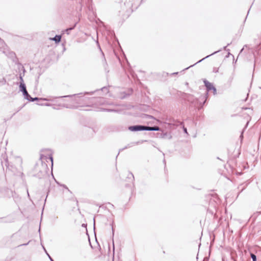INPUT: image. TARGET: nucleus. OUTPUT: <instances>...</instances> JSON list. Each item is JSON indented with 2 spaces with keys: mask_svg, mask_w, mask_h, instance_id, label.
<instances>
[{
  "mask_svg": "<svg viewBox=\"0 0 261 261\" xmlns=\"http://www.w3.org/2000/svg\"><path fill=\"white\" fill-rule=\"evenodd\" d=\"M184 131L185 133L188 134L187 129L186 127H184Z\"/></svg>",
  "mask_w": 261,
  "mask_h": 261,
  "instance_id": "15",
  "label": "nucleus"
},
{
  "mask_svg": "<svg viewBox=\"0 0 261 261\" xmlns=\"http://www.w3.org/2000/svg\"><path fill=\"white\" fill-rule=\"evenodd\" d=\"M82 94H83V93H79V94H74V95H73V96H75V95H82Z\"/></svg>",
  "mask_w": 261,
  "mask_h": 261,
  "instance_id": "20",
  "label": "nucleus"
},
{
  "mask_svg": "<svg viewBox=\"0 0 261 261\" xmlns=\"http://www.w3.org/2000/svg\"><path fill=\"white\" fill-rule=\"evenodd\" d=\"M219 51H220V50H218V51H215L214 53H212V54H211V55H208V56H206V57H205V58H203V59H202L201 60H199V61H198V62H197V63H199V62H201L202 60H204L205 59H206V58H207L209 57L210 56H212V55H214V54H216L217 53L219 52Z\"/></svg>",
  "mask_w": 261,
  "mask_h": 261,
  "instance_id": "8",
  "label": "nucleus"
},
{
  "mask_svg": "<svg viewBox=\"0 0 261 261\" xmlns=\"http://www.w3.org/2000/svg\"><path fill=\"white\" fill-rule=\"evenodd\" d=\"M40 159L43 161V160H47V159H48L49 161H50L51 162V167H53V158L52 156V155L51 154H49L48 157H47L45 155H44L43 154H41V156H40Z\"/></svg>",
  "mask_w": 261,
  "mask_h": 261,
  "instance_id": "4",
  "label": "nucleus"
},
{
  "mask_svg": "<svg viewBox=\"0 0 261 261\" xmlns=\"http://www.w3.org/2000/svg\"><path fill=\"white\" fill-rule=\"evenodd\" d=\"M251 256L253 259V261H256V256L254 254H251Z\"/></svg>",
  "mask_w": 261,
  "mask_h": 261,
  "instance_id": "12",
  "label": "nucleus"
},
{
  "mask_svg": "<svg viewBox=\"0 0 261 261\" xmlns=\"http://www.w3.org/2000/svg\"><path fill=\"white\" fill-rule=\"evenodd\" d=\"M46 254H47V255L49 257L50 256L49 255V254H48V253H46Z\"/></svg>",
  "mask_w": 261,
  "mask_h": 261,
  "instance_id": "26",
  "label": "nucleus"
},
{
  "mask_svg": "<svg viewBox=\"0 0 261 261\" xmlns=\"http://www.w3.org/2000/svg\"><path fill=\"white\" fill-rule=\"evenodd\" d=\"M160 129V127L156 126L153 127L146 126V130L158 131Z\"/></svg>",
  "mask_w": 261,
  "mask_h": 261,
  "instance_id": "6",
  "label": "nucleus"
},
{
  "mask_svg": "<svg viewBox=\"0 0 261 261\" xmlns=\"http://www.w3.org/2000/svg\"><path fill=\"white\" fill-rule=\"evenodd\" d=\"M19 110H20V109H19L18 110H17V111H16V112H19Z\"/></svg>",
  "mask_w": 261,
  "mask_h": 261,
  "instance_id": "27",
  "label": "nucleus"
},
{
  "mask_svg": "<svg viewBox=\"0 0 261 261\" xmlns=\"http://www.w3.org/2000/svg\"><path fill=\"white\" fill-rule=\"evenodd\" d=\"M29 242H29L28 243H26V244H23L20 245V246H22V245H24V246H25V245H27L29 244Z\"/></svg>",
  "mask_w": 261,
  "mask_h": 261,
  "instance_id": "18",
  "label": "nucleus"
},
{
  "mask_svg": "<svg viewBox=\"0 0 261 261\" xmlns=\"http://www.w3.org/2000/svg\"><path fill=\"white\" fill-rule=\"evenodd\" d=\"M72 96V95H67V96H65L64 97H71Z\"/></svg>",
  "mask_w": 261,
  "mask_h": 261,
  "instance_id": "22",
  "label": "nucleus"
},
{
  "mask_svg": "<svg viewBox=\"0 0 261 261\" xmlns=\"http://www.w3.org/2000/svg\"><path fill=\"white\" fill-rule=\"evenodd\" d=\"M106 110L107 111H108V112H113V111H114V110H112V109H106Z\"/></svg>",
  "mask_w": 261,
  "mask_h": 261,
  "instance_id": "14",
  "label": "nucleus"
},
{
  "mask_svg": "<svg viewBox=\"0 0 261 261\" xmlns=\"http://www.w3.org/2000/svg\"><path fill=\"white\" fill-rule=\"evenodd\" d=\"M193 66V65H191L190 66L188 67H187L185 69H187L188 68H189L190 67H192Z\"/></svg>",
  "mask_w": 261,
  "mask_h": 261,
  "instance_id": "21",
  "label": "nucleus"
},
{
  "mask_svg": "<svg viewBox=\"0 0 261 261\" xmlns=\"http://www.w3.org/2000/svg\"><path fill=\"white\" fill-rule=\"evenodd\" d=\"M102 90H107V88L106 87H103L101 89Z\"/></svg>",
  "mask_w": 261,
  "mask_h": 261,
  "instance_id": "19",
  "label": "nucleus"
},
{
  "mask_svg": "<svg viewBox=\"0 0 261 261\" xmlns=\"http://www.w3.org/2000/svg\"><path fill=\"white\" fill-rule=\"evenodd\" d=\"M93 221H94V225H95V219H93Z\"/></svg>",
  "mask_w": 261,
  "mask_h": 261,
  "instance_id": "24",
  "label": "nucleus"
},
{
  "mask_svg": "<svg viewBox=\"0 0 261 261\" xmlns=\"http://www.w3.org/2000/svg\"><path fill=\"white\" fill-rule=\"evenodd\" d=\"M120 4L122 7L126 6V7L130 8L132 6V4L129 0H121Z\"/></svg>",
  "mask_w": 261,
  "mask_h": 261,
  "instance_id": "5",
  "label": "nucleus"
},
{
  "mask_svg": "<svg viewBox=\"0 0 261 261\" xmlns=\"http://www.w3.org/2000/svg\"><path fill=\"white\" fill-rule=\"evenodd\" d=\"M128 129L132 132L146 130V126L144 125H134L128 127Z\"/></svg>",
  "mask_w": 261,
  "mask_h": 261,
  "instance_id": "2",
  "label": "nucleus"
},
{
  "mask_svg": "<svg viewBox=\"0 0 261 261\" xmlns=\"http://www.w3.org/2000/svg\"><path fill=\"white\" fill-rule=\"evenodd\" d=\"M213 72L215 73H217L219 72V68L218 67H214L213 68Z\"/></svg>",
  "mask_w": 261,
  "mask_h": 261,
  "instance_id": "13",
  "label": "nucleus"
},
{
  "mask_svg": "<svg viewBox=\"0 0 261 261\" xmlns=\"http://www.w3.org/2000/svg\"><path fill=\"white\" fill-rule=\"evenodd\" d=\"M61 36L60 35H56L54 38H50L51 40H54L56 43H59L61 41Z\"/></svg>",
  "mask_w": 261,
  "mask_h": 261,
  "instance_id": "7",
  "label": "nucleus"
},
{
  "mask_svg": "<svg viewBox=\"0 0 261 261\" xmlns=\"http://www.w3.org/2000/svg\"><path fill=\"white\" fill-rule=\"evenodd\" d=\"M74 28V27L73 28H68V29H67L66 30H65V32L67 33V34H69V32L72 30Z\"/></svg>",
  "mask_w": 261,
  "mask_h": 261,
  "instance_id": "11",
  "label": "nucleus"
},
{
  "mask_svg": "<svg viewBox=\"0 0 261 261\" xmlns=\"http://www.w3.org/2000/svg\"><path fill=\"white\" fill-rule=\"evenodd\" d=\"M129 175L130 176L132 177V178H133V179H134V175H133V174L132 173H130L129 174Z\"/></svg>",
  "mask_w": 261,
  "mask_h": 261,
  "instance_id": "16",
  "label": "nucleus"
},
{
  "mask_svg": "<svg viewBox=\"0 0 261 261\" xmlns=\"http://www.w3.org/2000/svg\"><path fill=\"white\" fill-rule=\"evenodd\" d=\"M240 137H243V135H242H242H241V136H240Z\"/></svg>",
  "mask_w": 261,
  "mask_h": 261,
  "instance_id": "28",
  "label": "nucleus"
},
{
  "mask_svg": "<svg viewBox=\"0 0 261 261\" xmlns=\"http://www.w3.org/2000/svg\"><path fill=\"white\" fill-rule=\"evenodd\" d=\"M20 80L21 82H20L19 85L20 91L22 92L24 98L26 99H29L28 98L30 97V95H29L25 85L24 84L22 77L21 76H20Z\"/></svg>",
  "mask_w": 261,
  "mask_h": 261,
  "instance_id": "1",
  "label": "nucleus"
},
{
  "mask_svg": "<svg viewBox=\"0 0 261 261\" xmlns=\"http://www.w3.org/2000/svg\"><path fill=\"white\" fill-rule=\"evenodd\" d=\"M49 258H50V260H51V261H54V260H53V259L51 258V257H50V256H49Z\"/></svg>",
  "mask_w": 261,
  "mask_h": 261,
  "instance_id": "23",
  "label": "nucleus"
},
{
  "mask_svg": "<svg viewBox=\"0 0 261 261\" xmlns=\"http://www.w3.org/2000/svg\"><path fill=\"white\" fill-rule=\"evenodd\" d=\"M173 74H177V72L173 73Z\"/></svg>",
  "mask_w": 261,
  "mask_h": 261,
  "instance_id": "25",
  "label": "nucleus"
},
{
  "mask_svg": "<svg viewBox=\"0 0 261 261\" xmlns=\"http://www.w3.org/2000/svg\"><path fill=\"white\" fill-rule=\"evenodd\" d=\"M0 44L1 45V47H0L1 48H4V46L5 45V44L4 43V42H3V41H2L1 39H0Z\"/></svg>",
  "mask_w": 261,
  "mask_h": 261,
  "instance_id": "10",
  "label": "nucleus"
},
{
  "mask_svg": "<svg viewBox=\"0 0 261 261\" xmlns=\"http://www.w3.org/2000/svg\"><path fill=\"white\" fill-rule=\"evenodd\" d=\"M93 92H90V93L86 92V93H84V95H85V94H93Z\"/></svg>",
  "mask_w": 261,
  "mask_h": 261,
  "instance_id": "17",
  "label": "nucleus"
},
{
  "mask_svg": "<svg viewBox=\"0 0 261 261\" xmlns=\"http://www.w3.org/2000/svg\"><path fill=\"white\" fill-rule=\"evenodd\" d=\"M204 83L205 86L206 88L207 91H210L211 90H212L213 94L214 95L216 94L217 90H216V89L215 88V87H214L213 84H212L211 83H210L206 80L204 81Z\"/></svg>",
  "mask_w": 261,
  "mask_h": 261,
  "instance_id": "3",
  "label": "nucleus"
},
{
  "mask_svg": "<svg viewBox=\"0 0 261 261\" xmlns=\"http://www.w3.org/2000/svg\"><path fill=\"white\" fill-rule=\"evenodd\" d=\"M28 98H29V99H28V100L29 101H34L37 100L39 99V98L37 97L32 98L31 96H30V97H29Z\"/></svg>",
  "mask_w": 261,
  "mask_h": 261,
  "instance_id": "9",
  "label": "nucleus"
}]
</instances>
